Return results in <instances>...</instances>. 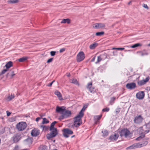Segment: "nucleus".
<instances>
[{
    "mask_svg": "<svg viewBox=\"0 0 150 150\" xmlns=\"http://www.w3.org/2000/svg\"><path fill=\"white\" fill-rule=\"evenodd\" d=\"M119 137V135L117 134H115L112 135L110 137V139L112 141L116 140Z\"/></svg>",
    "mask_w": 150,
    "mask_h": 150,
    "instance_id": "obj_17",
    "label": "nucleus"
},
{
    "mask_svg": "<svg viewBox=\"0 0 150 150\" xmlns=\"http://www.w3.org/2000/svg\"><path fill=\"white\" fill-rule=\"evenodd\" d=\"M43 120L42 123L43 124L47 123L49 122V121L45 118H43Z\"/></svg>",
    "mask_w": 150,
    "mask_h": 150,
    "instance_id": "obj_35",
    "label": "nucleus"
},
{
    "mask_svg": "<svg viewBox=\"0 0 150 150\" xmlns=\"http://www.w3.org/2000/svg\"><path fill=\"white\" fill-rule=\"evenodd\" d=\"M89 90L91 93H93L94 92V89L93 88H91L89 89Z\"/></svg>",
    "mask_w": 150,
    "mask_h": 150,
    "instance_id": "obj_43",
    "label": "nucleus"
},
{
    "mask_svg": "<svg viewBox=\"0 0 150 150\" xmlns=\"http://www.w3.org/2000/svg\"><path fill=\"white\" fill-rule=\"evenodd\" d=\"M18 0H9L8 1V3L9 4H15L18 3Z\"/></svg>",
    "mask_w": 150,
    "mask_h": 150,
    "instance_id": "obj_29",
    "label": "nucleus"
},
{
    "mask_svg": "<svg viewBox=\"0 0 150 150\" xmlns=\"http://www.w3.org/2000/svg\"><path fill=\"white\" fill-rule=\"evenodd\" d=\"M143 127H141L138 129V132H139L140 136L136 138V140L139 141L141 139L144 138L145 136V135L148 133L149 131V129L145 130L143 129Z\"/></svg>",
    "mask_w": 150,
    "mask_h": 150,
    "instance_id": "obj_1",
    "label": "nucleus"
},
{
    "mask_svg": "<svg viewBox=\"0 0 150 150\" xmlns=\"http://www.w3.org/2000/svg\"><path fill=\"white\" fill-rule=\"evenodd\" d=\"M65 50V48H62L60 49L59 50V52L60 53L62 52H64Z\"/></svg>",
    "mask_w": 150,
    "mask_h": 150,
    "instance_id": "obj_45",
    "label": "nucleus"
},
{
    "mask_svg": "<svg viewBox=\"0 0 150 150\" xmlns=\"http://www.w3.org/2000/svg\"><path fill=\"white\" fill-rule=\"evenodd\" d=\"M144 127H145V128L146 127V126H144Z\"/></svg>",
    "mask_w": 150,
    "mask_h": 150,
    "instance_id": "obj_58",
    "label": "nucleus"
},
{
    "mask_svg": "<svg viewBox=\"0 0 150 150\" xmlns=\"http://www.w3.org/2000/svg\"><path fill=\"white\" fill-rule=\"evenodd\" d=\"M112 50H124L125 49V48H116L115 47H113L112 49Z\"/></svg>",
    "mask_w": 150,
    "mask_h": 150,
    "instance_id": "obj_39",
    "label": "nucleus"
},
{
    "mask_svg": "<svg viewBox=\"0 0 150 150\" xmlns=\"http://www.w3.org/2000/svg\"><path fill=\"white\" fill-rule=\"evenodd\" d=\"M98 44L97 43L95 42L91 44L89 46V48L93 50L97 46Z\"/></svg>",
    "mask_w": 150,
    "mask_h": 150,
    "instance_id": "obj_23",
    "label": "nucleus"
},
{
    "mask_svg": "<svg viewBox=\"0 0 150 150\" xmlns=\"http://www.w3.org/2000/svg\"><path fill=\"white\" fill-rule=\"evenodd\" d=\"M148 143L147 141H145L144 143L140 144L139 143L135 144L133 145L132 146L134 148L141 147L146 145Z\"/></svg>",
    "mask_w": 150,
    "mask_h": 150,
    "instance_id": "obj_15",
    "label": "nucleus"
},
{
    "mask_svg": "<svg viewBox=\"0 0 150 150\" xmlns=\"http://www.w3.org/2000/svg\"><path fill=\"white\" fill-rule=\"evenodd\" d=\"M71 82L75 84L79 85L78 81L76 79H73L71 80Z\"/></svg>",
    "mask_w": 150,
    "mask_h": 150,
    "instance_id": "obj_27",
    "label": "nucleus"
},
{
    "mask_svg": "<svg viewBox=\"0 0 150 150\" xmlns=\"http://www.w3.org/2000/svg\"><path fill=\"white\" fill-rule=\"evenodd\" d=\"M15 75V74L14 73V72L13 71H12V74L11 75V78H12L13 76Z\"/></svg>",
    "mask_w": 150,
    "mask_h": 150,
    "instance_id": "obj_46",
    "label": "nucleus"
},
{
    "mask_svg": "<svg viewBox=\"0 0 150 150\" xmlns=\"http://www.w3.org/2000/svg\"><path fill=\"white\" fill-rule=\"evenodd\" d=\"M102 132L103 133V135L104 136H106L108 135V133L106 130H104L103 131H102Z\"/></svg>",
    "mask_w": 150,
    "mask_h": 150,
    "instance_id": "obj_37",
    "label": "nucleus"
},
{
    "mask_svg": "<svg viewBox=\"0 0 150 150\" xmlns=\"http://www.w3.org/2000/svg\"><path fill=\"white\" fill-rule=\"evenodd\" d=\"M102 115H99L96 116L94 117V119L96 121L95 122V124H97L99 122V121L100 120L102 117Z\"/></svg>",
    "mask_w": 150,
    "mask_h": 150,
    "instance_id": "obj_20",
    "label": "nucleus"
},
{
    "mask_svg": "<svg viewBox=\"0 0 150 150\" xmlns=\"http://www.w3.org/2000/svg\"><path fill=\"white\" fill-rule=\"evenodd\" d=\"M70 23V20L69 18L63 19L61 22V23H67V24H69Z\"/></svg>",
    "mask_w": 150,
    "mask_h": 150,
    "instance_id": "obj_21",
    "label": "nucleus"
},
{
    "mask_svg": "<svg viewBox=\"0 0 150 150\" xmlns=\"http://www.w3.org/2000/svg\"><path fill=\"white\" fill-rule=\"evenodd\" d=\"M92 82H90L88 83L87 84V88H88V89L91 88L92 86Z\"/></svg>",
    "mask_w": 150,
    "mask_h": 150,
    "instance_id": "obj_36",
    "label": "nucleus"
},
{
    "mask_svg": "<svg viewBox=\"0 0 150 150\" xmlns=\"http://www.w3.org/2000/svg\"><path fill=\"white\" fill-rule=\"evenodd\" d=\"M107 55L106 53L103 54H101L97 57V61L95 62L96 64H97L100 62L101 60H103L106 58Z\"/></svg>",
    "mask_w": 150,
    "mask_h": 150,
    "instance_id": "obj_10",
    "label": "nucleus"
},
{
    "mask_svg": "<svg viewBox=\"0 0 150 150\" xmlns=\"http://www.w3.org/2000/svg\"><path fill=\"white\" fill-rule=\"evenodd\" d=\"M52 81V82H51V83H50L49 84L47 85V86H51L53 83L54 81Z\"/></svg>",
    "mask_w": 150,
    "mask_h": 150,
    "instance_id": "obj_49",
    "label": "nucleus"
},
{
    "mask_svg": "<svg viewBox=\"0 0 150 150\" xmlns=\"http://www.w3.org/2000/svg\"><path fill=\"white\" fill-rule=\"evenodd\" d=\"M50 130L51 132L47 135V138L48 139H50L51 138L55 137L57 134L56 128H53Z\"/></svg>",
    "mask_w": 150,
    "mask_h": 150,
    "instance_id": "obj_4",
    "label": "nucleus"
},
{
    "mask_svg": "<svg viewBox=\"0 0 150 150\" xmlns=\"http://www.w3.org/2000/svg\"><path fill=\"white\" fill-rule=\"evenodd\" d=\"M85 58V55L83 51L79 52L76 56V59L78 62H81Z\"/></svg>",
    "mask_w": 150,
    "mask_h": 150,
    "instance_id": "obj_5",
    "label": "nucleus"
},
{
    "mask_svg": "<svg viewBox=\"0 0 150 150\" xmlns=\"http://www.w3.org/2000/svg\"><path fill=\"white\" fill-rule=\"evenodd\" d=\"M56 52L55 51H52L50 52V53L51 56H54L56 54Z\"/></svg>",
    "mask_w": 150,
    "mask_h": 150,
    "instance_id": "obj_42",
    "label": "nucleus"
},
{
    "mask_svg": "<svg viewBox=\"0 0 150 150\" xmlns=\"http://www.w3.org/2000/svg\"><path fill=\"white\" fill-rule=\"evenodd\" d=\"M40 127L41 128L42 130L46 131L48 129V127L45 125H41L40 126Z\"/></svg>",
    "mask_w": 150,
    "mask_h": 150,
    "instance_id": "obj_32",
    "label": "nucleus"
},
{
    "mask_svg": "<svg viewBox=\"0 0 150 150\" xmlns=\"http://www.w3.org/2000/svg\"><path fill=\"white\" fill-rule=\"evenodd\" d=\"M7 115L8 116H9L11 114V113L8 111H6Z\"/></svg>",
    "mask_w": 150,
    "mask_h": 150,
    "instance_id": "obj_50",
    "label": "nucleus"
},
{
    "mask_svg": "<svg viewBox=\"0 0 150 150\" xmlns=\"http://www.w3.org/2000/svg\"><path fill=\"white\" fill-rule=\"evenodd\" d=\"M143 120V118L141 115H139L138 116H136L134 119V122L137 123L139 124L141 123Z\"/></svg>",
    "mask_w": 150,
    "mask_h": 150,
    "instance_id": "obj_13",
    "label": "nucleus"
},
{
    "mask_svg": "<svg viewBox=\"0 0 150 150\" xmlns=\"http://www.w3.org/2000/svg\"><path fill=\"white\" fill-rule=\"evenodd\" d=\"M53 60V58H50L47 60V63H50L52 62V61Z\"/></svg>",
    "mask_w": 150,
    "mask_h": 150,
    "instance_id": "obj_44",
    "label": "nucleus"
},
{
    "mask_svg": "<svg viewBox=\"0 0 150 150\" xmlns=\"http://www.w3.org/2000/svg\"><path fill=\"white\" fill-rule=\"evenodd\" d=\"M96 56H95L94 57H93V58L92 59V60H91V61L92 62H94V61L95 60V59H96Z\"/></svg>",
    "mask_w": 150,
    "mask_h": 150,
    "instance_id": "obj_51",
    "label": "nucleus"
},
{
    "mask_svg": "<svg viewBox=\"0 0 150 150\" xmlns=\"http://www.w3.org/2000/svg\"><path fill=\"white\" fill-rule=\"evenodd\" d=\"M71 114V112L68 110H64L62 114L59 116V119L62 120L64 118H67L70 116Z\"/></svg>",
    "mask_w": 150,
    "mask_h": 150,
    "instance_id": "obj_6",
    "label": "nucleus"
},
{
    "mask_svg": "<svg viewBox=\"0 0 150 150\" xmlns=\"http://www.w3.org/2000/svg\"><path fill=\"white\" fill-rule=\"evenodd\" d=\"M85 108H84V106L79 112V114L80 115H81V116H83L84 115L83 112L85 111Z\"/></svg>",
    "mask_w": 150,
    "mask_h": 150,
    "instance_id": "obj_28",
    "label": "nucleus"
},
{
    "mask_svg": "<svg viewBox=\"0 0 150 150\" xmlns=\"http://www.w3.org/2000/svg\"><path fill=\"white\" fill-rule=\"evenodd\" d=\"M132 1H130L128 3V5H130V4H131V3H132Z\"/></svg>",
    "mask_w": 150,
    "mask_h": 150,
    "instance_id": "obj_54",
    "label": "nucleus"
},
{
    "mask_svg": "<svg viewBox=\"0 0 150 150\" xmlns=\"http://www.w3.org/2000/svg\"><path fill=\"white\" fill-rule=\"evenodd\" d=\"M67 76H68V77H69L70 76V73H69L68 74H67Z\"/></svg>",
    "mask_w": 150,
    "mask_h": 150,
    "instance_id": "obj_55",
    "label": "nucleus"
},
{
    "mask_svg": "<svg viewBox=\"0 0 150 150\" xmlns=\"http://www.w3.org/2000/svg\"><path fill=\"white\" fill-rule=\"evenodd\" d=\"M148 138H147L146 139V140H148Z\"/></svg>",
    "mask_w": 150,
    "mask_h": 150,
    "instance_id": "obj_60",
    "label": "nucleus"
},
{
    "mask_svg": "<svg viewBox=\"0 0 150 150\" xmlns=\"http://www.w3.org/2000/svg\"><path fill=\"white\" fill-rule=\"evenodd\" d=\"M28 58L27 57H23L19 59L18 60V61L20 62H23L26 60Z\"/></svg>",
    "mask_w": 150,
    "mask_h": 150,
    "instance_id": "obj_30",
    "label": "nucleus"
},
{
    "mask_svg": "<svg viewBox=\"0 0 150 150\" xmlns=\"http://www.w3.org/2000/svg\"><path fill=\"white\" fill-rule=\"evenodd\" d=\"M73 134V132L69 129H64L63 130V135L65 137H69V134Z\"/></svg>",
    "mask_w": 150,
    "mask_h": 150,
    "instance_id": "obj_8",
    "label": "nucleus"
},
{
    "mask_svg": "<svg viewBox=\"0 0 150 150\" xmlns=\"http://www.w3.org/2000/svg\"><path fill=\"white\" fill-rule=\"evenodd\" d=\"M130 134V132L128 130L124 129L122 130L120 132V136L121 137L124 136L127 138L129 136Z\"/></svg>",
    "mask_w": 150,
    "mask_h": 150,
    "instance_id": "obj_7",
    "label": "nucleus"
},
{
    "mask_svg": "<svg viewBox=\"0 0 150 150\" xmlns=\"http://www.w3.org/2000/svg\"><path fill=\"white\" fill-rule=\"evenodd\" d=\"M26 127L27 124L26 122H19L16 125V128L19 131L24 130Z\"/></svg>",
    "mask_w": 150,
    "mask_h": 150,
    "instance_id": "obj_3",
    "label": "nucleus"
},
{
    "mask_svg": "<svg viewBox=\"0 0 150 150\" xmlns=\"http://www.w3.org/2000/svg\"><path fill=\"white\" fill-rule=\"evenodd\" d=\"M110 110V108H103L102 110V111L104 112H108Z\"/></svg>",
    "mask_w": 150,
    "mask_h": 150,
    "instance_id": "obj_40",
    "label": "nucleus"
},
{
    "mask_svg": "<svg viewBox=\"0 0 150 150\" xmlns=\"http://www.w3.org/2000/svg\"><path fill=\"white\" fill-rule=\"evenodd\" d=\"M53 150H57L56 149H53Z\"/></svg>",
    "mask_w": 150,
    "mask_h": 150,
    "instance_id": "obj_59",
    "label": "nucleus"
},
{
    "mask_svg": "<svg viewBox=\"0 0 150 150\" xmlns=\"http://www.w3.org/2000/svg\"><path fill=\"white\" fill-rule=\"evenodd\" d=\"M139 53H140V54H141V55H142V56H143L144 55H146V54H147L146 53H143L142 52H139Z\"/></svg>",
    "mask_w": 150,
    "mask_h": 150,
    "instance_id": "obj_48",
    "label": "nucleus"
},
{
    "mask_svg": "<svg viewBox=\"0 0 150 150\" xmlns=\"http://www.w3.org/2000/svg\"><path fill=\"white\" fill-rule=\"evenodd\" d=\"M13 66V63L11 61H9L7 62L5 65L7 69H8Z\"/></svg>",
    "mask_w": 150,
    "mask_h": 150,
    "instance_id": "obj_24",
    "label": "nucleus"
},
{
    "mask_svg": "<svg viewBox=\"0 0 150 150\" xmlns=\"http://www.w3.org/2000/svg\"><path fill=\"white\" fill-rule=\"evenodd\" d=\"M150 79L149 76L147 77L145 80L139 81L137 82V84L139 86H142L146 84Z\"/></svg>",
    "mask_w": 150,
    "mask_h": 150,
    "instance_id": "obj_12",
    "label": "nucleus"
},
{
    "mask_svg": "<svg viewBox=\"0 0 150 150\" xmlns=\"http://www.w3.org/2000/svg\"><path fill=\"white\" fill-rule=\"evenodd\" d=\"M119 112H120V110L119 109H118V111L117 110L116 111V112L117 113H118Z\"/></svg>",
    "mask_w": 150,
    "mask_h": 150,
    "instance_id": "obj_56",
    "label": "nucleus"
},
{
    "mask_svg": "<svg viewBox=\"0 0 150 150\" xmlns=\"http://www.w3.org/2000/svg\"><path fill=\"white\" fill-rule=\"evenodd\" d=\"M13 141L14 142H17L19 140V137L18 136H15L13 137Z\"/></svg>",
    "mask_w": 150,
    "mask_h": 150,
    "instance_id": "obj_26",
    "label": "nucleus"
},
{
    "mask_svg": "<svg viewBox=\"0 0 150 150\" xmlns=\"http://www.w3.org/2000/svg\"><path fill=\"white\" fill-rule=\"evenodd\" d=\"M143 7L144 8H147V9H148V8H149L148 6H147V5L146 4H144Z\"/></svg>",
    "mask_w": 150,
    "mask_h": 150,
    "instance_id": "obj_52",
    "label": "nucleus"
},
{
    "mask_svg": "<svg viewBox=\"0 0 150 150\" xmlns=\"http://www.w3.org/2000/svg\"><path fill=\"white\" fill-rule=\"evenodd\" d=\"M65 110L64 108L63 109L62 107L57 106L56 108V111L58 112H61L62 115Z\"/></svg>",
    "mask_w": 150,
    "mask_h": 150,
    "instance_id": "obj_18",
    "label": "nucleus"
},
{
    "mask_svg": "<svg viewBox=\"0 0 150 150\" xmlns=\"http://www.w3.org/2000/svg\"><path fill=\"white\" fill-rule=\"evenodd\" d=\"M126 87L127 89H132L136 88V85L135 83L132 82L127 83L126 85Z\"/></svg>",
    "mask_w": 150,
    "mask_h": 150,
    "instance_id": "obj_14",
    "label": "nucleus"
},
{
    "mask_svg": "<svg viewBox=\"0 0 150 150\" xmlns=\"http://www.w3.org/2000/svg\"><path fill=\"white\" fill-rule=\"evenodd\" d=\"M7 71V70L6 69H4L1 72V74H4Z\"/></svg>",
    "mask_w": 150,
    "mask_h": 150,
    "instance_id": "obj_47",
    "label": "nucleus"
},
{
    "mask_svg": "<svg viewBox=\"0 0 150 150\" xmlns=\"http://www.w3.org/2000/svg\"><path fill=\"white\" fill-rule=\"evenodd\" d=\"M105 27V24L103 23H97L93 25V28L94 29H102Z\"/></svg>",
    "mask_w": 150,
    "mask_h": 150,
    "instance_id": "obj_9",
    "label": "nucleus"
},
{
    "mask_svg": "<svg viewBox=\"0 0 150 150\" xmlns=\"http://www.w3.org/2000/svg\"><path fill=\"white\" fill-rule=\"evenodd\" d=\"M141 46V45L139 43H137V44H134L133 45H132L131 47L132 48H134L137 47H138V46Z\"/></svg>",
    "mask_w": 150,
    "mask_h": 150,
    "instance_id": "obj_34",
    "label": "nucleus"
},
{
    "mask_svg": "<svg viewBox=\"0 0 150 150\" xmlns=\"http://www.w3.org/2000/svg\"><path fill=\"white\" fill-rule=\"evenodd\" d=\"M115 97H113L111 99V100L110 101V103H111L112 102V103H113V102L115 100Z\"/></svg>",
    "mask_w": 150,
    "mask_h": 150,
    "instance_id": "obj_41",
    "label": "nucleus"
},
{
    "mask_svg": "<svg viewBox=\"0 0 150 150\" xmlns=\"http://www.w3.org/2000/svg\"><path fill=\"white\" fill-rule=\"evenodd\" d=\"M144 96V91H141L137 93L136 95L137 98L139 99H142Z\"/></svg>",
    "mask_w": 150,
    "mask_h": 150,
    "instance_id": "obj_16",
    "label": "nucleus"
},
{
    "mask_svg": "<svg viewBox=\"0 0 150 150\" xmlns=\"http://www.w3.org/2000/svg\"><path fill=\"white\" fill-rule=\"evenodd\" d=\"M38 150H47V146L44 145H41L38 148Z\"/></svg>",
    "mask_w": 150,
    "mask_h": 150,
    "instance_id": "obj_22",
    "label": "nucleus"
},
{
    "mask_svg": "<svg viewBox=\"0 0 150 150\" xmlns=\"http://www.w3.org/2000/svg\"><path fill=\"white\" fill-rule=\"evenodd\" d=\"M54 94L57 96L60 100L62 99V96L59 92L57 91H56L54 93Z\"/></svg>",
    "mask_w": 150,
    "mask_h": 150,
    "instance_id": "obj_19",
    "label": "nucleus"
},
{
    "mask_svg": "<svg viewBox=\"0 0 150 150\" xmlns=\"http://www.w3.org/2000/svg\"><path fill=\"white\" fill-rule=\"evenodd\" d=\"M40 118H41L39 117H38L36 118V121L37 122L40 119Z\"/></svg>",
    "mask_w": 150,
    "mask_h": 150,
    "instance_id": "obj_53",
    "label": "nucleus"
},
{
    "mask_svg": "<svg viewBox=\"0 0 150 150\" xmlns=\"http://www.w3.org/2000/svg\"><path fill=\"white\" fill-rule=\"evenodd\" d=\"M5 132V129L4 128H0V134H3Z\"/></svg>",
    "mask_w": 150,
    "mask_h": 150,
    "instance_id": "obj_38",
    "label": "nucleus"
},
{
    "mask_svg": "<svg viewBox=\"0 0 150 150\" xmlns=\"http://www.w3.org/2000/svg\"><path fill=\"white\" fill-rule=\"evenodd\" d=\"M83 117L78 114L76 117H74V124L75 127H78L82 124L81 118Z\"/></svg>",
    "mask_w": 150,
    "mask_h": 150,
    "instance_id": "obj_2",
    "label": "nucleus"
},
{
    "mask_svg": "<svg viewBox=\"0 0 150 150\" xmlns=\"http://www.w3.org/2000/svg\"><path fill=\"white\" fill-rule=\"evenodd\" d=\"M15 95L14 94H11V95H9L7 97V100L8 101H10L13 99Z\"/></svg>",
    "mask_w": 150,
    "mask_h": 150,
    "instance_id": "obj_25",
    "label": "nucleus"
},
{
    "mask_svg": "<svg viewBox=\"0 0 150 150\" xmlns=\"http://www.w3.org/2000/svg\"><path fill=\"white\" fill-rule=\"evenodd\" d=\"M148 46H150V43L148 45Z\"/></svg>",
    "mask_w": 150,
    "mask_h": 150,
    "instance_id": "obj_57",
    "label": "nucleus"
},
{
    "mask_svg": "<svg viewBox=\"0 0 150 150\" xmlns=\"http://www.w3.org/2000/svg\"><path fill=\"white\" fill-rule=\"evenodd\" d=\"M40 133V130L37 128H34L31 131V134L33 137H36Z\"/></svg>",
    "mask_w": 150,
    "mask_h": 150,
    "instance_id": "obj_11",
    "label": "nucleus"
},
{
    "mask_svg": "<svg viewBox=\"0 0 150 150\" xmlns=\"http://www.w3.org/2000/svg\"><path fill=\"white\" fill-rule=\"evenodd\" d=\"M57 123V121H54L53 122H52V123L51 124L50 128V129H52L53 128H55L54 127V126Z\"/></svg>",
    "mask_w": 150,
    "mask_h": 150,
    "instance_id": "obj_31",
    "label": "nucleus"
},
{
    "mask_svg": "<svg viewBox=\"0 0 150 150\" xmlns=\"http://www.w3.org/2000/svg\"><path fill=\"white\" fill-rule=\"evenodd\" d=\"M104 34V32L102 31L101 32H97L96 34V35L97 36H100L103 35Z\"/></svg>",
    "mask_w": 150,
    "mask_h": 150,
    "instance_id": "obj_33",
    "label": "nucleus"
}]
</instances>
